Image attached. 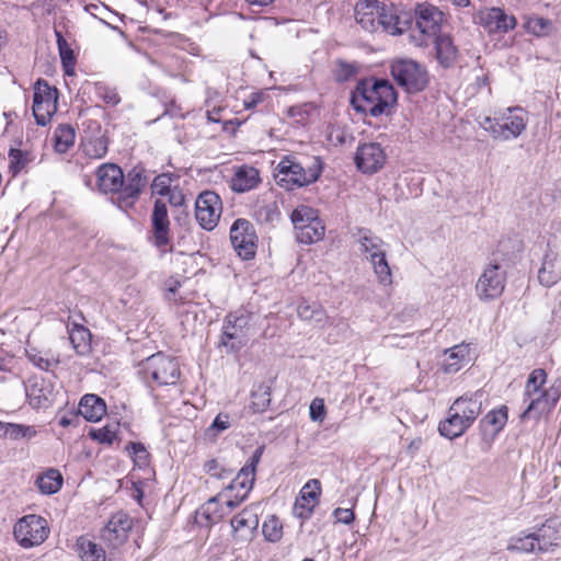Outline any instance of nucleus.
Returning <instances> with one entry per match:
<instances>
[{
	"instance_id": "56",
	"label": "nucleus",
	"mask_w": 561,
	"mask_h": 561,
	"mask_svg": "<svg viewBox=\"0 0 561 561\" xmlns=\"http://www.w3.org/2000/svg\"><path fill=\"white\" fill-rule=\"evenodd\" d=\"M310 419L314 422H322L325 416V407L323 399L316 398L309 407Z\"/></svg>"
},
{
	"instance_id": "37",
	"label": "nucleus",
	"mask_w": 561,
	"mask_h": 561,
	"mask_svg": "<svg viewBox=\"0 0 561 561\" xmlns=\"http://www.w3.org/2000/svg\"><path fill=\"white\" fill-rule=\"evenodd\" d=\"M297 313L301 320L316 324L324 325L327 322L325 310L318 304H309L304 301L298 305Z\"/></svg>"
},
{
	"instance_id": "15",
	"label": "nucleus",
	"mask_w": 561,
	"mask_h": 561,
	"mask_svg": "<svg viewBox=\"0 0 561 561\" xmlns=\"http://www.w3.org/2000/svg\"><path fill=\"white\" fill-rule=\"evenodd\" d=\"M506 283V275L500 264H489L476 284V293L480 300H493L499 298Z\"/></svg>"
},
{
	"instance_id": "24",
	"label": "nucleus",
	"mask_w": 561,
	"mask_h": 561,
	"mask_svg": "<svg viewBox=\"0 0 561 561\" xmlns=\"http://www.w3.org/2000/svg\"><path fill=\"white\" fill-rule=\"evenodd\" d=\"M261 183L260 172L256 168L242 164L237 167L231 178V188L237 193L254 190Z\"/></svg>"
},
{
	"instance_id": "10",
	"label": "nucleus",
	"mask_w": 561,
	"mask_h": 561,
	"mask_svg": "<svg viewBox=\"0 0 561 561\" xmlns=\"http://www.w3.org/2000/svg\"><path fill=\"white\" fill-rule=\"evenodd\" d=\"M13 535L21 547L25 549L37 547L48 538V523L35 514L23 516L15 523Z\"/></svg>"
},
{
	"instance_id": "6",
	"label": "nucleus",
	"mask_w": 561,
	"mask_h": 561,
	"mask_svg": "<svg viewBox=\"0 0 561 561\" xmlns=\"http://www.w3.org/2000/svg\"><path fill=\"white\" fill-rule=\"evenodd\" d=\"M262 454L263 447L256 448L236 478L221 490V492L229 494V497L226 499V506L229 511L234 510L248 497L255 481V471Z\"/></svg>"
},
{
	"instance_id": "4",
	"label": "nucleus",
	"mask_w": 561,
	"mask_h": 561,
	"mask_svg": "<svg viewBox=\"0 0 561 561\" xmlns=\"http://www.w3.org/2000/svg\"><path fill=\"white\" fill-rule=\"evenodd\" d=\"M546 380L547 374L543 369L537 368L530 373L524 393L529 403L522 414V419H539L556 405L558 397L551 396L548 390L542 389Z\"/></svg>"
},
{
	"instance_id": "9",
	"label": "nucleus",
	"mask_w": 561,
	"mask_h": 561,
	"mask_svg": "<svg viewBox=\"0 0 561 561\" xmlns=\"http://www.w3.org/2000/svg\"><path fill=\"white\" fill-rule=\"evenodd\" d=\"M391 76L398 85L409 93L423 91L428 84L426 68L411 58H399L391 62Z\"/></svg>"
},
{
	"instance_id": "2",
	"label": "nucleus",
	"mask_w": 561,
	"mask_h": 561,
	"mask_svg": "<svg viewBox=\"0 0 561 561\" xmlns=\"http://www.w3.org/2000/svg\"><path fill=\"white\" fill-rule=\"evenodd\" d=\"M481 391L466 393L454 401L447 412V417L438 425L442 436L454 439L461 436L482 411Z\"/></svg>"
},
{
	"instance_id": "59",
	"label": "nucleus",
	"mask_w": 561,
	"mask_h": 561,
	"mask_svg": "<svg viewBox=\"0 0 561 561\" xmlns=\"http://www.w3.org/2000/svg\"><path fill=\"white\" fill-rule=\"evenodd\" d=\"M167 196L169 203L174 207L182 206L185 202V196L179 186H173V188L167 194Z\"/></svg>"
},
{
	"instance_id": "63",
	"label": "nucleus",
	"mask_w": 561,
	"mask_h": 561,
	"mask_svg": "<svg viewBox=\"0 0 561 561\" xmlns=\"http://www.w3.org/2000/svg\"><path fill=\"white\" fill-rule=\"evenodd\" d=\"M221 112L220 107H214L211 111H207V118L209 122L218 123L220 121L219 114Z\"/></svg>"
},
{
	"instance_id": "34",
	"label": "nucleus",
	"mask_w": 561,
	"mask_h": 561,
	"mask_svg": "<svg viewBox=\"0 0 561 561\" xmlns=\"http://www.w3.org/2000/svg\"><path fill=\"white\" fill-rule=\"evenodd\" d=\"M62 476L57 469H48L36 479V484L43 494H55L62 485Z\"/></svg>"
},
{
	"instance_id": "40",
	"label": "nucleus",
	"mask_w": 561,
	"mask_h": 561,
	"mask_svg": "<svg viewBox=\"0 0 561 561\" xmlns=\"http://www.w3.org/2000/svg\"><path fill=\"white\" fill-rule=\"evenodd\" d=\"M325 228L320 219L313 220L299 232H296V239L300 243L311 244L316 243L324 237Z\"/></svg>"
},
{
	"instance_id": "29",
	"label": "nucleus",
	"mask_w": 561,
	"mask_h": 561,
	"mask_svg": "<svg viewBox=\"0 0 561 561\" xmlns=\"http://www.w3.org/2000/svg\"><path fill=\"white\" fill-rule=\"evenodd\" d=\"M538 279L546 287H551L561 279V268L557 266L556 253H546L541 267L538 271Z\"/></svg>"
},
{
	"instance_id": "20",
	"label": "nucleus",
	"mask_w": 561,
	"mask_h": 561,
	"mask_svg": "<svg viewBox=\"0 0 561 561\" xmlns=\"http://www.w3.org/2000/svg\"><path fill=\"white\" fill-rule=\"evenodd\" d=\"M480 20L490 33H507L517 24L515 16L507 14L501 8H489L482 11Z\"/></svg>"
},
{
	"instance_id": "41",
	"label": "nucleus",
	"mask_w": 561,
	"mask_h": 561,
	"mask_svg": "<svg viewBox=\"0 0 561 561\" xmlns=\"http://www.w3.org/2000/svg\"><path fill=\"white\" fill-rule=\"evenodd\" d=\"M507 550L516 552H534L540 550L539 537L535 534L513 537L508 541Z\"/></svg>"
},
{
	"instance_id": "49",
	"label": "nucleus",
	"mask_w": 561,
	"mask_h": 561,
	"mask_svg": "<svg viewBox=\"0 0 561 561\" xmlns=\"http://www.w3.org/2000/svg\"><path fill=\"white\" fill-rule=\"evenodd\" d=\"M252 409L254 412L264 411L271 402L270 398V387L262 383L257 387L255 391L252 392Z\"/></svg>"
},
{
	"instance_id": "8",
	"label": "nucleus",
	"mask_w": 561,
	"mask_h": 561,
	"mask_svg": "<svg viewBox=\"0 0 561 561\" xmlns=\"http://www.w3.org/2000/svg\"><path fill=\"white\" fill-rule=\"evenodd\" d=\"M251 331V317L248 313H229L224 320L219 344L227 353H237L249 342Z\"/></svg>"
},
{
	"instance_id": "22",
	"label": "nucleus",
	"mask_w": 561,
	"mask_h": 561,
	"mask_svg": "<svg viewBox=\"0 0 561 561\" xmlns=\"http://www.w3.org/2000/svg\"><path fill=\"white\" fill-rule=\"evenodd\" d=\"M321 493V483L318 479L309 480L301 489L300 495L295 505L296 514L301 518H307L311 515L313 508L319 503V495Z\"/></svg>"
},
{
	"instance_id": "42",
	"label": "nucleus",
	"mask_w": 561,
	"mask_h": 561,
	"mask_svg": "<svg viewBox=\"0 0 561 561\" xmlns=\"http://www.w3.org/2000/svg\"><path fill=\"white\" fill-rule=\"evenodd\" d=\"M377 13L378 22L383 31L392 35L402 33V28L399 26L400 21L393 7L383 5Z\"/></svg>"
},
{
	"instance_id": "33",
	"label": "nucleus",
	"mask_w": 561,
	"mask_h": 561,
	"mask_svg": "<svg viewBox=\"0 0 561 561\" xmlns=\"http://www.w3.org/2000/svg\"><path fill=\"white\" fill-rule=\"evenodd\" d=\"M26 356L34 366L45 371H53L60 363L58 355L35 347L26 348Z\"/></svg>"
},
{
	"instance_id": "14",
	"label": "nucleus",
	"mask_w": 561,
	"mask_h": 561,
	"mask_svg": "<svg viewBox=\"0 0 561 561\" xmlns=\"http://www.w3.org/2000/svg\"><path fill=\"white\" fill-rule=\"evenodd\" d=\"M222 211L220 196L214 191L202 192L195 202V217L199 226L208 231L218 225Z\"/></svg>"
},
{
	"instance_id": "18",
	"label": "nucleus",
	"mask_w": 561,
	"mask_h": 561,
	"mask_svg": "<svg viewBox=\"0 0 561 561\" xmlns=\"http://www.w3.org/2000/svg\"><path fill=\"white\" fill-rule=\"evenodd\" d=\"M386 161V153L380 145L370 142L358 147L355 163L364 173H375L381 169Z\"/></svg>"
},
{
	"instance_id": "30",
	"label": "nucleus",
	"mask_w": 561,
	"mask_h": 561,
	"mask_svg": "<svg viewBox=\"0 0 561 561\" xmlns=\"http://www.w3.org/2000/svg\"><path fill=\"white\" fill-rule=\"evenodd\" d=\"M538 537L540 551H547L550 547L561 546V522H548L539 530Z\"/></svg>"
},
{
	"instance_id": "36",
	"label": "nucleus",
	"mask_w": 561,
	"mask_h": 561,
	"mask_svg": "<svg viewBox=\"0 0 561 561\" xmlns=\"http://www.w3.org/2000/svg\"><path fill=\"white\" fill-rule=\"evenodd\" d=\"M35 154L30 149L11 148L9 151V169L18 174L35 160Z\"/></svg>"
},
{
	"instance_id": "60",
	"label": "nucleus",
	"mask_w": 561,
	"mask_h": 561,
	"mask_svg": "<svg viewBox=\"0 0 561 561\" xmlns=\"http://www.w3.org/2000/svg\"><path fill=\"white\" fill-rule=\"evenodd\" d=\"M479 125L485 131L490 133V135L493 137V130H495L497 127L496 112L494 113L493 117H491V116L480 117Z\"/></svg>"
},
{
	"instance_id": "16",
	"label": "nucleus",
	"mask_w": 561,
	"mask_h": 561,
	"mask_svg": "<svg viewBox=\"0 0 561 561\" xmlns=\"http://www.w3.org/2000/svg\"><path fill=\"white\" fill-rule=\"evenodd\" d=\"M147 178L144 175V171L139 168H134L124 176V184L122 191L116 198V204L121 209H127L131 207L138 199L141 190L147 184Z\"/></svg>"
},
{
	"instance_id": "45",
	"label": "nucleus",
	"mask_w": 561,
	"mask_h": 561,
	"mask_svg": "<svg viewBox=\"0 0 561 561\" xmlns=\"http://www.w3.org/2000/svg\"><path fill=\"white\" fill-rule=\"evenodd\" d=\"M83 153L90 159H102L107 153L105 137L89 138L82 144Z\"/></svg>"
},
{
	"instance_id": "11",
	"label": "nucleus",
	"mask_w": 561,
	"mask_h": 561,
	"mask_svg": "<svg viewBox=\"0 0 561 561\" xmlns=\"http://www.w3.org/2000/svg\"><path fill=\"white\" fill-rule=\"evenodd\" d=\"M497 127L493 130V139L512 140L523 134L527 126V114L519 107H506L496 112Z\"/></svg>"
},
{
	"instance_id": "53",
	"label": "nucleus",
	"mask_w": 561,
	"mask_h": 561,
	"mask_svg": "<svg viewBox=\"0 0 561 561\" xmlns=\"http://www.w3.org/2000/svg\"><path fill=\"white\" fill-rule=\"evenodd\" d=\"M230 425V416L225 413H219L207 428L206 434L211 438H216L221 432L228 430Z\"/></svg>"
},
{
	"instance_id": "7",
	"label": "nucleus",
	"mask_w": 561,
	"mask_h": 561,
	"mask_svg": "<svg viewBox=\"0 0 561 561\" xmlns=\"http://www.w3.org/2000/svg\"><path fill=\"white\" fill-rule=\"evenodd\" d=\"M358 242L366 260L371 264L377 282L382 286L392 284V272L386 256V244L370 231L360 233Z\"/></svg>"
},
{
	"instance_id": "12",
	"label": "nucleus",
	"mask_w": 561,
	"mask_h": 561,
	"mask_svg": "<svg viewBox=\"0 0 561 561\" xmlns=\"http://www.w3.org/2000/svg\"><path fill=\"white\" fill-rule=\"evenodd\" d=\"M58 91L45 80L38 79L34 85L33 115L41 126H46L57 111Z\"/></svg>"
},
{
	"instance_id": "31",
	"label": "nucleus",
	"mask_w": 561,
	"mask_h": 561,
	"mask_svg": "<svg viewBox=\"0 0 561 561\" xmlns=\"http://www.w3.org/2000/svg\"><path fill=\"white\" fill-rule=\"evenodd\" d=\"M436 57L443 67H450L457 58V48L453 39L447 35H440L436 38Z\"/></svg>"
},
{
	"instance_id": "54",
	"label": "nucleus",
	"mask_w": 561,
	"mask_h": 561,
	"mask_svg": "<svg viewBox=\"0 0 561 561\" xmlns=\"http://www.w3.org/2000/svg\"><path fill=\"white\" fill-rule=\"evenodd\" d=\"M172 188V178L170 174L156 176L151 184L152 193L161 196H165Z\"/></svg>"
},
{
	"instance_id": "28",
	"label": "nucleus",
	"mask_w": 561,
	"mask_h": 561,
	"mask_svg": "<svg viewBox=\"0 0 561 561\" xmlns=\"http://www.w3.org/2000/svg\"><path fill=\"white\" fill-rule=\"evenodd\" d=\"M106 412V404L96 394H85L79 403V413L89 422L100 421Z\"/></svg>"
},
{
	"instance_id": "5",
	"label": "nucleus",
	"mask_w": 561,
	"mask_h": 561,
	"mask_svg": "<svg viewBox=\"0 0 561 561\" xmlns=\"http://www.w3.org/2000/svg\"><path fill=\"white\" fill-rule=\"evenodd\" d=\"M139 374L151 387L175 385L181 376L180 365L173 357L162 353L147 357L140 364Z\"/></svg>"
},
{
	"instance_id": "27",
	"label": "nucleus",
	"mask_w": 561,
	"mask_h": 561,
	"mask_svg": "<svg viewBox=\"0 0 561 561\" xmlns=\"http://www.w3.org/2000/svg\"><path fill=\"white\" fill-rule=\"evenodd\" d=\"M507 417V408L505 405L490 411L480 423L483 436L493 439L504 428Z\"/></svg>"
},
{
	"instance_id": "43",
	"label": "nucleus",
	"mask_w": 561,
	"mask_h": 561,
	"mask_svg": "<svg viewBox=\"0 0 561 561\" xmlns=\"http://www.w3.org/2000/svg\"><path fill=\"white\" fill-rule=\"evenodd\" d=\"M76 133L70 125H59L55 131V150L58 153H65L75 144Z\"/></svg>"
},
{
	"instance_id": "55",
	"label": "nucleus",
	"mask_w": 561,
	"mask_h": 561,
	"mask_svg": "<svg viewBox=\"0 0 561 561\" xmlns=\"http://www.w3.org/2000/svg\"><path fill=\"white\" fill-rule=\"evenodd\" d=\"M129 454L134 457V460L139 466H145L148 462L149 454L145 446L140 443H130L127 447Z\"/></svg>"
},
{
	"instance_id": "46",
	"label": "nucleus",
	"mask_w": 561,
	"mask_h": 561,
	"mask_svg": "<svg viewBox=\"0 0 561 561\" xmlns=\"http://www.w3.org/2000/svg\"><path fill=\"white\" fill-rule=\"evenodd\" d=\"M318 219L317 210L305 205L297 207L291 214V221L296 232H299L302 228Z\"/></svg>"
},
{
	"instance_id": "21",
	"label": "nucleus",
	"mask_w": 561,
	"mask_h": 561,
	"mask_svg": "<svg viewBox=\"0 0 561 561\" xmlns=\"http://www.w3.org/2000/svg\"><path fill=\"white\" fill-rule=\"evenodd\" d=\"M123 184L124 173L118 165L105 163L96 170V185L102 193H117L118 196Z\"/></svg>"
},
{
	"instance_id": "39",
	"label": "nucleus",
	"mask_w": 561,
	"mask_h": 561,
	"mask_svg": "<svg viewBox=\"0 0 561 561\" xmlns=\"http://www.w3.org/2000/svg\"><path fill=\"white\" fill-rule=\"evenodd\" d=\"M69 340L78 354H84L89 350L90 332L80 324H73L68 329Z\"/></svg>"
},
{
	"instance_id": "52",
	"label": "nucleus",
	"mask_w": 561,
	"mask_h": 561,
	"mask_svg": "<svg viewBox=\"0 0 561 561\" xmlns=\"http://www.w3.org/2000/svg\"><path fill=\"white\" fill-rule=\"evenodd\" d=\"M50 391L44 388L43 382H34L30 387L26 388V394L32 400L35 401L37 405H45L48 402V393Z\"/></svg>"
},
{
	"instance_id": "62",
	"label": "nucleus",
	"mask_w": 561,
	"mask_h": 561,
	"mask_svg": "<svg viewBox=\"0 0 561 561\" xmlns=\"http://www.w3.org/2000/svg\"><path fill=\"white\" fill-rule=\"evenodd\" d=\"M180 287V283L178 280H170L168 284H167V294H165V298L169 300V301H173V302H178L179 300H181L182 298H178L176 297V291H178V288Z\"/></svg>"
},
{
	"instance_id": "57",
	"label": "nucleus",
	"mask_w": 561,
	"mask_h": 561,
	"mask_svg": "<svg viewBox=\"0 0 561 561\" xmlns=\"http://www.w3.org/2000/svg\"><path fill=\"white\" fill-rule=\"evenodd\" d=\"M92 437L103 444H112L116 439V432L110 426H104L94 431Z\"/></svg>"
},
{
	"instance_id": "25",
	"label": "nucleus",
	"mask_w": 561,
	"mask_h": 561,
	"mask_svg": "<svg viewBox=\"0 0 561 561\" xmlns=\"http://www.w3.org/2000/svg\"><path fill=\"white\" fill-rule=\"evenodd\" d=\"M229 497L227 492H219L217 495L210 497L205 504L197 511V515L204 518L207 524H216L222 519V517L229 514L226 506V499Z\"/></svg>"
},
{
	"instance_id": "26",
	"label": "nucleus",
	"mask_w": 561,
	"mask_h": 561,
	"mask_svg": "<svg viewBox=\"0 0 561 561\" xmlns=\"http://www.w3.org/2000/svg\"><path fill=\"white\" fill-rule=\"evenodd\" d=\"M230 524L236 536L242 539L250 538L259 526L256 508L253 506L245 507L231 519Z\"/></svg>"
},
{
	"instance_id": "35",
	"label": "nucleus",
	"mask_w": 561,
	"mask_h": 561,
	"mask_svg": "<svg viewBox=\"0 0 561 561\" xmlns=\"http://www.w3.org/2000/svg\"><path fill=\"white\" fill-rule=\"evenodd\" d=\"M37 431L34 426L16 424V423H3L0 422V436L12 440L21 438L31 439L36 436Z\"/></svg>"
},
{
	"instance_id": "51",
	"label": "nucleus",
	"mask_w": 561,
	"mask_h": 561,
	"mask_svg": "<svg viewBox=\"0 0 561 561\" xmlns=\"http://www.w3.org/2000/svg\"><path fill=\"white\" fill-rule=\"evenodd\" d=\"M95 94L99 99L103 100L108 105H117L121 102V98L114 88L106 85L105 83L98 82L94 85Z\"/></svg>"
},
{
	"instance_id": "58",
	"label": "nucleus",
	"mask_w": 561,
	"mask_h": 561,
	"mask_svg": "<svg viewBox=\"0 0 561 561\" xmlns=\"http://www.w3.org/2000/svg\"><path fill=\"white\" fill-rule=\"evenodd\" d=\"M333 515H334L336 522L345 524V525L351 524L355 518V515L351 508L339 507V508L334 510Z\"/></svg>"
},
{
	"instance_id": "13",
	"label": "nucleus",
	"mask_w": 561,
	"mask_h": 561,
	"mask_svg": "<svg viewBox=\"0 0 561 561\" xmlns=\"http://www.w3.org/2000/svg\"><path fill=\"white\" fill-rule=\"evenodd\" d=\"M230 241L243 260L252 259L257 249V236L253 225L243 218L237 219L230 228Z\"/></svg>"
},
{
	"instance_id": "44",
	"label": "nucleus",
	"mask_w": 561,
	"mask_h": 561,
	"mask_svg": "<svg viewBox=\"0 0 561 561\" xmlns=\"http://www.w3.org/2000/svg\"><path fill=\"white\" fill-rule=\"evenodd\" d=\"M467 353L466 347L457 345L445 352L446 358L443 363V370L446 374H455L461 368V360Z\"/></svg>"
},
{
	"instance_id": "1",
	"label": "nucleus",
	"mask_w": 561,
	"mask_h": 561,
	"mask_svg": "<svg viewBox=\"0 0 561 561\" xmlns=\"http://www.w3.org/2000/svg\"><path fill=\"white\" fill-rule=\"evenodd\" d=\"M351 102L357 112L378 116L397 102V93L388 80L370 78L358 83Z\"/></svg>"
},
{
	"instance_id": "17",
	"label": "nucleus",
	"mask_w": 561,
	"mask_h": 561,
	"mask_svg": "<svg viewBox=\"0 0 561 561\" xmlns=\"http://www.w3.org/2000/svg\"><path fill=\"white\" fill-rule=\"evenodd\" d=\"M415 24L420 32L427 36H434L440 30L444 13L433 4H417L414 11Z\"/></svg>"
},
{
	"instance_id": "50",
	"label": "nucleus",
	"mask_w": 561,
	"mask_h": 561,
	"mask_svg": "<svg viewBox=\"0 0 561 561\" xmlns=\"http://www.w3.org/2000/svg\"><path fill=\"white\" fill-rule=\"evenodd\" d=\"M204 470L209 477L216 478L218 480L228 479L233 473V471L231 469L224 467L216 459H210V460L206 461L204 465Z\"/></svg>"
},
{
	"instance_id": "19",
	"label": "nucleus",
	"mask_w": 561,
	"mask_h": 561,
	"mask_svg": "<svg viewBox=\"0 0 561 561\" xmlns=\"http://www.w3.org/2000/svg\"><path fill=\"white\" fill-rule=\"evenodd\" d=\"M131 527L133 519L126 513L118 512L111 517L102 530V538L113 547H117L125 542Z\"/></svg>"
},
{
	"instance_id": "23",
	"label": "nucleus",
	"mask_w": 561,
	"mask_h": 561,
	"mask_svg": "<svg viewBox=\"0 0 561 561\" xmlns=\"http://www.w3.org/2000/svg\"><path fill=\"white\" fill-rule=\"evenodd\" d=\"M154 244L157 247H164L170 241V220L168 209L164 202L157 199L154 202L153 211L151 216Z\"/></svg>"
},
{
	"instance_id": "32",
	"label": "nucleus",
	"mask_w": 561,
	"mask_h": 561,
	"mask_svg": "<svg viewBox=\"0 0 561 561\" xmlns=\"http://www.w3.org/2000/svg\"><path fill=\"white\" fill-rule=\"evenodd\" d=\"M76 548L82 561H105L106 559L104 549L87 537H80Z\"/></svg>"
},
{
	"instance_id": "38",
	"label": "nucleus",
	"mask_w": 561,
	"mask_h": 561,
	"mask_svg": "<svg viewBox=\"0 0 561 561\" xmlns=\"http://www.w3.org/2000/svg\"><path fill=\"white\" fill-rule=\"evenodd\" d=\"M55 35L65 73L72 76L75 73L76 64L73 50L71 49L70 45L67 43L66 38L62 36L60 31L55 30Z\"/></svg>"
},
{
	"instance_id": "64",
	"label": "nucleus",
	"mask_w": 561,
	"mask_h": 561,
	"mask_svg": "<svg viewBox=\"0 0 561 561\" xmlns=\"http://www.w3.org/2000/svg\"><path fill=\"white\" fill-rule=\"evenodd\" d=\"M409 337H411V335L401 336V337H398V336H396V335H394V336H391V337H390V339H391L390 345H392V346H401V347H403V345H402V343H401V342H402L403 340H405V339H409Z\"/></svg>"
},
{
	"instance_id": "47",
	"label": "nucleus",
	"mask_w": 561,
	"mask_h": 561,
	"mask_svg": "<svg viewBox=\"0 0 561 561\" xmlns=\"http://www.w3.org/2000/svg\"><path fill=\"white\" fill-rule=\"evenodd\" d=\"M525 28L535 36H545L550 33L552 23L550 20L541 16H529L525 22Z\"/></svg>"
},
{
	"instance_id": "48",
	"label": "nucleus",
	"mask_w": 561,
	"mask_h": 561,
	"mask_svg": "<svg viewBox=\"0 0 561 561\" xmlns=\"http://www.w3.org/2000/svg\"><path fill=\"white\" fill-rule=\"evenodd\" d=\"M264 537L271 541L276 542L283 536V525L280 520L275 516H270L262 526Z\"/></svg>"
},
{
	"instance_id": "61",
	"label": "nucleus",
	"mask_w": 561,
	"mask_h": 561,
	"mask_svg": "<svg viewBox=\"0 0 561 561\" xmlns=\"http://www.w3.org/2000/svg\"><path fill=\"white\" fill-rule=\"evenodd\" d=\"M265 99V93L262 91L251 93L244 101L243 105L247 110L254 108L262 103Z\"/></svg>"
},
{
	"instance_id": "3",
	"label": "nucleus",
	"mask_w": 561,
	"mask_h": 561,
	"mask_svg": "<svg viewBox=\"0 0 561 561\" xmlns=\"http://www.w3.org/2000/svg\"><path fill=\"white\" fill-rule=\"evenodd\" d=\"M322 172V161L313 157L311 163L304 165L294 156H285L275 168L276 183L285 190H294L316 182Z\"/></svg>"
}]
</instances>
